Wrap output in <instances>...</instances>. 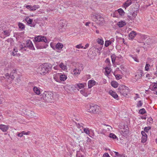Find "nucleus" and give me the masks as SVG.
<instances>
[{"label": "nucleus", "instance_id": "nucleus-16", "mask_svg": "<svg viewBox=\"0 0 157 157\" xmlns=\"http://www.w3.org/2000/svg\"><path fill=\"white\" fill-rule=\"evenodd\" d=\"M34 92L37 95H39L40 94V89L39 87L35 86L33 88Z\"/></svg>", "mask_w": 157, "mask_h": 157}, {"label": "nucleus", "instance_id": "nucleus-48", "mask_svg": "<svg viewBox=\"0 0 157 157\" xmlns=\"http://www.w3.org/2000/svg\"><path fill=\"white\" fill-rule=\"evenodd\" d=\"M143 105V103L141 101H139L137 104V107H140L142 106Z\"/></svg>", "mask_w": 157, "mask_h": 157}, {"label": "nucleus", "instance_id": "nucleus-22", "mask_svg": "<svg viewBox=\"0 0 157 157\" xmlns=\"http://www.w3.org/2000/svg\"><path fill=\"white\" fill-rule=\"evenodd\" d=\"M31 101L34 100L35 101V103H36L37 102H38L39 101H41V97L40 98L38 97H32L31 98Z\"/></svg>", "mask_w": 157, "mask_h": 157}, {"label": "nucleus", "instance_id": "nucleus-39", "mask_svg": "<svg viewBox=\"0 0 157 157\" xmlns=\"http://www.w3.org/2000/svg\"><path fill=\"white\" fill-rule=\"evenodd\" d=\"M19 28L21 29L22 30L24 29L25 25L22 23H19L18 24Z\"/></svg>", "mask_w": 157, "mask_h": 157}, {"label": "nucleus", "instance_id": "nucleus-40", "mask_svg": "<svg viewBox=\"0 0 157 157\" xmlns=\"http://www.w3.org/2000/svg\"><path fill=\"white\" fill-rule=\"evenodd\" d=\"M111 44V42L110 41H109V40H107L105 42V46L106 47H107L108 46H109V45Z\"/></svg>", "mask_w": 157, "mask_h": 157}, {"label": "nucleus", "instance_id": "nucleus-52", "mask_svg": "<svg viewBox=\"0 0 157 157\" xmlns=\"http://www.w3.org/2000/svg\"><path fill=\"white\" fill-rule=\"evenodd\" d=\"M141 38L143 40H144L147 38V36L144 35H142L141 36Z\"/></svg>", "mask_w": 157, "mask_h": 157}, {"label": "nucleus", "instance_id": "nucleus-57", "mask_svg": "<svg viewBox=\"0 0 157 157\" xmlns=\"http://www.w3.org/2000/svg\"><path fill=\"white\" fill-rule=\"evenodd\" d=\"M17 135L18 136L21 137L23 136V134H22V132H21L18 133Z\"/></svg>", "mask_w": 157, "mask_h": 157}, {"label": "nucleus", "instance_id": "nucleus-15", "mask_svg": "<svg viewBox=\"0 0 157 157\" xmlns=\"http://www.w3.org/2000/svg\"><path fill=\"white\" fill-rule=\"evenodd\" d=\"M121 134L124 136H126L129 133L128 128H123L121 130Z\"/></svg>", "mask_w": 157, "mask_h": 157}, {"label": "nucleus", "instance_id": "nucleus-41", "mask_svg": "<svg viewBox=\"0 0 157 157\" xmlns=\"http://www.w3.org/2000/svg\"><path fill=\"white\" fill-rule=\"evenodd\" d=\"M139 113L141 114H144L146 113V111L144 108H142L139 110Z\"/></svg>", "mask_w": 157, "mask_h": 157}, {"label": "nucleus", "instance_id": "nucleus-2", "mask_svg": "<svg viewBox=\"0 0 157 157\" xmlns=\"http://www.w3.org/2000/svg\"><path fill=\"white\" fill-rule=\"evenodd\" d=\"M53 98V94L51 92L45 91L41 96V101L46 102H52Z\"/></svg>", "mask_w": 157, "mask_h": 157}, {"label": "nucleus", "instance_id": "nucleus-3", "mask_svg": "<svg viewBox=\"0 0 157 157\" xmlns=\"http://www.w3.org/2000/svg\"><path fill=\"white\" fill-rule=\"evenodd\" d=\"M5 68L4 70L6 72H10L15 73L16 72V69L14 68V64L11 62H4Z\"/></svg>", "mask_w": 157, "mask_h": 157}, {"label": "nucleus", "instance_id": "nucleus-12", "mask_svg": "<svg viewBox=\"0 0 157 157\" xmlns=\"http://www.w3.org/2000/svg\"><path fill=\"white\" fill-rule=\"evenodd\" d=\"M96 83V82L94 80H90L88 82V86L89 88H90Z\"/></svg>", "mask_w": 157, "mask_h": 157}, {"label": "nucleus", "instance_id": "nucleus-50", "mask_svg": "<svg viewBox=\"0 0 157 157\" xmlns=\"http://www.w3.org/2000/svg\"><path fill=\"white\" fill-rule=\"evenodd\" d=\"M115 76L117 80H119L122 78L121 76L120 75H116Z\"/></svg>", "mask_w": 157, "mask_h": 157}, {"label": "nucleus", "instance_id": "nucleus-18", "mask_svg": "<svg viewBox=\"0 0 157 157\" xmlns=\"http://www.w3.org/2000/svg\"><path fill=\"white\" fill-rule=\"evenodd\" d=\"M136 34V32L134 31H132L129 34V39H132L134 38Z\"/></svg>", "mask_w": 157, "mask_h": 157}, {"label": "nucleus", "instance_id": "nucleus-1", "mask_svg": "<svg viewBox=\"0 0 157 157\" xmlns=\"http://www.w3.org/2000/svg\"><path fill=\"white\" fill-rule=\"evenodd\" d=\"M52 67L51 64L45 63L39 67L37 69V71L41 75H45L51 70Z\"/></svg>", "mask_w": 157, "mask_h": 157}, {"label": "nucleus", "instance_id": "nucleus-27", "mask_svg": "<svg viewBox=\"0 0 157 157\" xmlns=\"http://www.w3.org/2000/svg\"><path fill=\"white\" fill-rule=\"evenodd\" d=\"M111 71V68L110 67L107 66V67H106L105 68V74L106 75H109Z\"/></svg>", "mask_w": 157, "mask_h": 157}, {"label": "nucleus", "instance_id": "nucleus-47", "mask_svg": "<svg viewBox=\"0 0 157 157\" xmlns=\"http://www.w3.org/2000/svg\"><path fill=\"white\" fill-rule=\"evenodd\" d=\"M75 47L76 48L78 49L83 48V47L82 46V44H80L78 45H76Z\"/></svg>", "mask_w": 157, "mask_h": 157}, {"label": "nucleus", "instance_id": "nucleus-28", "mask_svg": "<svg viewBox=\"0 0 157 157\" xmlns=\"http://www.w3.org/2000/svg\"><path fill=\"white\" fill-rule=\"evenodd\" d=\"M10 31L9 30H4L2 32V33L3 34L6 36H8L10 35Z\"/></svg>", "mask_w": 157, "mask_h": 157}, {"label": "nucleus", "instance_id": "nucleus-17", "mask_svg": "<svg viewBox=\"0 0 157 157\" xmlns=\"http://www.w3.org/2000/svg\"><path fill=\"white\" fill-rule=\"evenodd\" d=\"M97 24H98L100 25H103L104 23V19L102 17L100 18L98 20H96V21H95Z\"/></svg>", "mask_w": 157, "mask_h": 157}, {"label": "nucleus", "instance_id": "nucleus-21", "mask_svg": "<svg viewBox=\"0 0 157 157\" xmlns=\"http://www.w3.org/2000/svg\"><path fill=\"white\" fill-rule=\"evenodd\" d=\"M59 67L63 71H66L67 69V66L63 63H60V64L59 65Z\"/></svg>", "mask_w": 157, "mask_h": 157}, {"label": "nucleus", "instance_id": "nucleus-11", "mask_svg": "<svg viewBox=\"0 0 157 157\" xmlns=\"http://www.w3.org/2000/svg\"><path fill=\"white\" fill-rule=\"evenodd\" d=\"M9 129V126L4 125H0V129L3 132H6Z\"/></svg>", "mask_w": 157, "mask_h": 157}, {"label": "nucleus", "instance_id": "nucleus-23", "mask_svg": "<svg viewBox=\"0 0 157 157\" xmlns=\"http://www.w3.org/2000/svg\"><path fill=\"white\" fill-rule=\"evenodd\" d=\"M81 70L77 68H76L73 69V74L75 75H78L80 73Z\"/></svg>", "mask_w": 157, "mask_h": 157}, {"label": "nucleus", "instance_id": "nucleus-35", "mask_svg": "<svg viewBox=\"0 0 157 157\" xmlns=\"http://www.w3.org/2000/svg\"><path fill=\"white\" fill-rule=\"evenodd\" d=\"M10 73L9 76V77L11 79H13L14 78L15 76L16 75V72L14 73L12 72V71H10Z\"/></svg>", "mask_w": 157, "mask_h": 157}, {"label": "nucleus", "instance_id": "nucleus-30", "mask_svg": "<svg viewBox=\"0 0 157 157\" xmlns=\"http://www.w3.org/2000/svg\"><path fill=\"white\" fill-rule=\"evenodd\" d=\"M83 129L84 132L85 133L88 135L90 137H91L90 136V130H89V128H83Z\"/></svg>", "mask_w": 157, "mask_h": 157}, {"label": "nucleus", "instance_id": "nucleus-62", "mask_svg": "<svg viewBox=\"0 0 157 157\" xmlns=\"http://www.w3.org/2000/svg\"><path fill=\"white\" fill-rule=\"evenodd\" d=\"M3 101V99L2 98H0V104H2Z\"/></svg>", "mask_w": 157, "mask_h": 157}, {"label": "nucleus", "instance_id": "nucleus-43", "mask_svg": "<svg viewBox=\"0 0 157 157\" xmlns=\"http://www.w3.org/2000/svg\"><path fill=\"white\" fill-rule=\"evenodd\" d=\"M109 136L111 138L114 139L117 138V136L113 133H110L109 134Z\"/></svg>", "mask_w": 157, "mask_h": 157}, {"label": "nucleus", "instance_id": "nucleus-58", "mask_svg": "<svg viewBox=\"0 0 157 157\" xmlns=\"http://www.w3.org/2000/svg\"><path fill=\"white\" fill-rule=\"evenodd\" d=\"M89 45L88 44H86L85 47H83V48L84 49H86L89 47Z\"/></svg>", "mask_w": 157, "mask_h": 157}, {"label": "nucleus", "instance_id": "nucleus-24", "mask_svg": "<svg viewBox=\"0 0 157 157\" xmlns=\"http://www.w3.org/2000/svg\"><path fill=\"white\" fill-rule=\"evenodd\" d=\"M110 94L114 98L116 99H117L118 96L117 93L112 90H111L109 92Z\"/></svg>", "mask_w": 157, "mask_h": 157}, {"label": "nucleus", "instance_id": "nucleus-32", "mask_svg": "<svg viewBox=\"0 0 157 157\" xmlns=\"http://www.w3.org/2000/svg\"><path fill=\"white\" fill-rule=\"evenodd\" d=\"M17 48H14L13 49V51L11 52V55L13 56H14L17 54Z\"/></svg>", "mask_w": 157, "mask_h": 157}, {"label": "nucleus", "instance_id": "nucleus-53", "mask_svg": "<svg viewBox=\"0 0 157 157\" xmlns=\"http://www.w3.org/2000/svg\"><path fill=\"white\" fill-rule=\"evenodd\" d=\"M31 6L30 5H26L25 6V7L31 11Z\"/></svg>", "mask_w": 157, "mask_h": 157}, {"label": "nucleus", "instance_id": "nucleus-31", "mask_svg": "<svg viewBox=\"0 0 157 157\" xmlns=\"http://www.w3.org/2000/svg\"><path fill=\"white\" fill-rule=\"evenodd\" d=\"M80 93L85 97H87L88 95V94L86 92V90H81L80 91Z\"/></svg>", "mask_w": 157, "mask_h": 157}, {"label": "nucleus", "instance_id": "nucleus-51", "mask_svg": "<svg viewBox=\"0 0 157 157\" xmlns=\"http://www.w3.org/2000/svg\"><path fill=\"white\" fill-rule=\"evenodd\" d=\"M22 132V134L23 135H29L30 132L29 131H28L27 132H26L25 131H23L21 132Z\"/></svg>", "mask_w": 157, "mask_h": 157}, {"label": "nucleus", "instance_id": "nucleus-36", "mask_svg": "<svg viewBox=\"0 0 157 157\" xmlns=\"http://www.w3.org/2000/svg\"><path fill=\"white\" fill-rule=\"evenodd\" d=\"M117 11L122 16L124 15V12L122 9H119Z\"/></svg>", "mask_w": 157, "mask_h": 157}, {"label": "nucleus", "instance_id": "nucleus-60", "mask_svg": "<svg viewBox=\"0 0 157 157\" xmlns=\"http://www.w3.org/2000/svg\"><path fill=\"white\" fill-rule=\"evenodd\" d=\"M107 126L108 127L107 129L109 130H110L111 129H112V128L109 125H107Z\"/></svg>", "mask_w": 157, "mask_h": 157}, {"label": "nucleus", "instance_id": "nucleus-34", "mask_svg": "<svg viewBox=\"0 0 157 157\" xmlns=\"http://www.w3.org/2000/svg\"><path fill=\"white\" fill-rule=\"evenodd\" d=\"M111 57L112 59V61L113 63H114L116 59V56L114 54L111 56Z\"/></svg>", "mask_w": 157, "mask_h": 157}, {"label": "nucleus", "instance_id": "nucleus-26", "mask_svg": "<svg viewBox=\"0 0 157 157\" xmlns=\"http://www.w3.org/2000/svg\"><path fill=\"white\" fill-rule=\"evenodd\" d=\"M25 20L27 22L28 24V25H30V26H31V25L32 24L33 21V19L30 18L28 17H26L25 18Z\"/></svg>", "mask_w": 157, "mask_h": 157}, {"label": "nucleus", "instance_id": "nucleus-6", "mask_svg": "<svg viewBox=\"0 0 157 157\" xmlns=\"http://www.w3.org/2000/svg\"><path fill=\"white\" fill-rule=\"evenodd\" d=\"M36 42H43L45 43H48V41L46 38L41 36H36L34 38Z\"/></svg>", "mask_w": 157, "mask_h": 157}, {"label": "nucleus", "instance_id": "nucleus-44", "mask_svg": "<svg viewBox=\"0 0 157 157\" xmlns=\"http://www.w3.org/2000/svg\"><path fill=\"white\" fill-rule=\"evenodd\" d=\"M50 46L53 50H55L56 44L55 43L51 42L50 44Z\"/></svg>", "mask_w": 157, "mask_h": 157}, {"label": "nucleus", "instance_id": "nucleus-59", "mask_svg": "<svg viewBox=\"0 0 157 157\" xmlns=\"http://www.w3.org/2000/svg\"><path fill=\"white\" fill-rule=\"evenodd\" d=\"M53 68L55 70H58L59 69V67L58 66H54Z\"/></svg>", "mask_w": 157, "mask_h": 157}, {"label": "nucleus", "instance_id": "nucleus-64", "mask_svg": "<svg viewBox=\"0 0 157 157\" xmlns=\"http://www.w3.org/2000/svg\"><path fill=\"white\" fill-rule=\"evenodd\" d=\"M149 121L151 123L152 122L153 119H152V118H150L149 119Z\"/></svg>", "mask_w": 157, "mask_h": 157}, {"label": "nucleus", "instance_id": "nucleus-56", "mask_svg": "<svg viewBox=\"0 0 157 157\" xmlns=\"http://www.w3.org/2000/svg\"><path fill=\"white\" fill-rule=\"evenodd\" d=\"M48 46V45L47 44H46L43 47V46H41V47H40V48H38L37 47V48H38V49H42V48H46Z\"/></svg>", "mask_w": 157, "mask_h": 157}, {"label": "nucleus", "instance_id": "nucleus-14", "mask_svg": "<svg viewBox=\"0 0 157 157\" xmlns=\"http://www.w3.org/2000/svg\"><path fill=\"white\" fill-rule=\"evenodd\" d=\"M86 86V83H79L76 85V88L77 89L78 88L79 89H81L83 88Z\"/></svg>", "mask_w": 157, "mask_h": 157}, {"label": "nucleus", "instance_id": "nucleus-38", "mask_svg": "<svg viewBox=\"0 0 157 157\" xmlns=\"http://www.w3.org/2000/svg\"><path fill=\"white\" fill-rule=\"evenodd\" d=\"M97 41L99 44L101 45H103L104 44V41L102 39L98 38L97 40Z\"/></svg>", "mask_w": 157, "mask_h": 157}, {"label": "nucleus", "instance_id": "nucleus-13", "mask_svg": "<svg viewBox=\"0 0 157 157\" xmlns=\"http://www.w3.org/2000/svg\"><path fill=\"white\" fill-rule=\"evenodd\" d=\"M132 3L131 0H127L123 4V7L125 9L129 6Z\"/></svg>", "mask_w": 157, "mask_h": 157}, {"label": "nucleus", "instance_id": "nucleus-19", "mask_svg": "<svg viewBox=\"0 0 157 157\" xmlns=\"http://www.w3.org/2000/svg\"><path fill=\"white\" fill-rule=\"evenodd\" d=\"M63 47V45L62 44L60 43H58L56 44L55 50L57 49L58 50H61Z\"/></svg>", "mask_w": 157, "mask_h": 157}, {"label": "nucleus", "instance_id": "nucleus-45", "mask_svg": "<svg viewBox=\"0 0 157 157\" xmlns=\"http://www.w3.org/2000/svg\"><path fill=\"white\" fill-rule=\"evenodd\" d=\"M151 67V66L149 64H146L145 67V70L146 71H148L149 68Z\"/></svg>", "mask_w": 157, "mask_h": 157}, {"label": "nucleus", "instance_id": "nucleus-29", "mask_svg": "<svg viewBox=\"0 0 157 157\" xmlns=\"http://www.w3.org/2000/svg\"><path fill=\"white\" fill-rule=\"evenodd\" d=\"M111 86L115 88H117L118 86V84L117 82L115 81H112L111 82Z\"/></svg>", "mask_w": 157, "mask_h": 157}, {"label": "nucleus", "instance_id": "nucleus-55", "mask_svg": "<svg viewBox=\"0 0 157 157\" xmlns=\"http://www.w3.org/2000/svg\"><path fill=\"white\" fill-rule=\"evenodd\" d=\"M103 157H110L109 154L107 153H105L104 154Z\"/></svg>", "mask_w": 157, "mask_h": 157}, {"label": "nucleus", "instance_id": "nucleus-42", "mask_svg": "<svg viewBox=\"0 0 157 157\" xmlns=\"http://www.w3.org/2000/svg\"><path fill=\"white\" fill-rule=\"evenodd\" d=\"M151 129V127L150 126L145 127L144 128V132H148L149 130Z\"/></svg>", "mask_w": 157, "mask_h": 157}, {"label": "nucleus", "instance_id": "nucleus-49", "mask_svg": "<svg viewBox=\"0 0 157 157\" xmlns=\"http://www.w3.org/2000/svg\"><path fill=\"white\" fill-rule=\"evenodd\" d=\"M115 154V156L114 157H121V155L119 154L118 152L116 151H114Z\"/></svg>", "mask_w": 157, "mask_h": 157}, {"label": "nucleus", "instance_id": "nucleus-10", "mask_svg": "<svg viewBox=\"0 0 157 157\" xmlns=\"http://www.w3.org/2000/svg\"><path fill=\"white\" fill-rule=\"evenodd\" d=\"M154 75H157V64L155 66V71H154ZM156 90H157V81L156 82L154 83L152 88V90L153 91H155Z\"/></svg>", "mask_w": 157, "mask_h": 157}, {"label": "nucleus", "instance_id": "nucleus-37", "mask_svg": "<svg viewBox=\"0 0 157 157\" xmlns=\"http://www.w3.org/2000/svg\"><path fill=\"white\" fill-rule=\"evenodd\" d=\"M129 56L132 57V59H133L135 61H136L137 62H139V60L138 59V58L136 56H134L133 55H130Z\"/></svg>", "mask_w": 157, "mask_h": 157}, {"label": "nucleus", "instance_id": "nucleus-9", "mask_svg": "<svg viewBox=\"0 0 157 157\" xmlns=\"http://www.w3.org/2000/svg\"><path fill=\"white\" fill-rule=\"evenodd\" d=\"M141 134L142 135L141 138V142L144 143L146 142L147 140V136L146 133L144 131H142Z\"/></svg>", "mask_w": 157, "mask_h": 157}, {"label": "nucleus", "instance_id": "nucleus-8", "mask_svg": "<svg viewBox=\"0 0 157 157\" xmlns=\"http://www.w3.org/2000/svg\"><path fill=\"white\" fill-rule=\"evenodd\" d=\"M26 46L30 49L34 50L35 48L32 42L30 40H28L26 41Z\"/></svg>", "mask_w": 157, "mask_h": 157}, {"label": "nucleus", "instance_id": "nucleus-46", "mask_svg": "<svg viewBox=\"0 0 157 157\" xmlns=\"http://www.w3.org/2000/svg\"><path fill=\"white\" fill-rule=\"evenodd\" d=\"M105 62L108 63V66L109 67L110 66L111 63H110V60L109 58H107L105 61Z\"/></svg>", "mask_w": 157, "mask_h": 157}, {"label": "nucleus", "instance_id": "nucleus-25", "mask_svg": "<svg viewBox=\"0 0 157 157\" xmlns=\"http://www.w3.org/2000/svg\"><path fill=\"white\" fill-rule=\"evenodd\" d=\"M126 23L125 21H121L117 23L118 26L120 28L123 27L126 25Z\"/></svg>", "mask_w": 157, "mask_h": 157}, {"label": "nucleus", "instance_id": "nucleus-4", "mask_svg": "<svg viewBox=\"0 0 157 157\" xmlns=\"http://www.w3.org/2000/svg\"><path fill=\"white\" fill-rule=\"evenodd\" d=\"M118 90L121 94L124 96H126L129 92L128 87L124 85L120 86L118 88Z\"/></svg>", "mask_w": 157, "mask_h": 157}, {"label": "nucleus", "instance_id": "nucleus-63", "mask_svg": "<svg viewBox=\"0 0 157 157\" xmlns=\"http://www.w3.org/2000/svg\"><path fill=\"white\" fill-rule=\"evenodd\" d=\"M109 41H110L111 42V44L114 41V38H112L111 39V40H109Z\"/></svg>", "mask_w": 157, "mask_h": 157}, {"label": "nucleus", "instance_id": "nucleus-61", "mask_svg": "<svg viewBox=\"0 0 157 157\" xmlns=\"http://www.w3.org/2000/svg\"><path fill=\"white\" fill-rule=\"evenodd\" d=\"M151 75L150 74H148L146 75V77L147 78H148L149 79L150 78H149L151 77Z\"/></svg>", "mask_w": 157, "mask_h": 157}, {"label": "nucleus", "instance_id": "nucleus-33", "mask_svg": "<svg viewBox=\"0 0 157 157\" xmlns=\"http://www.w3.org/2000/svg\"><path fill=\"white\" fill-rule=\"evenodd\" d=\"M40 7L38 5H34L33 6H31V11L36 10L37 9Z\"/></svg>", "mask_w": 157, "mask_h": 157}, {"label": "nucleus", "instance_id": "nucleus-7", "mask_svg": "<svg viewBox=\"0 0 157 157\" xmlns=\"http://www.w3.org/2000/svg\"><path fill=\"white\" fill-rule=\"evenodd\" d=\"M102 16L98 14H93L91 15L90 19L93 21H95L100 18Z\"/></svg>", "mask_w": 157, "mask_h": 157}, {"label": "nucleus", "instance_id": "nucleus-54", "mask_svg": "<svg viewBox=\"0 0 157 157\" xmlns=\"http://www.w3.org/2000/svg\"><path fill=\"white\" fill-rule=\"evenodd\" d=\"M77 127L78 128H80V127H82V128H84L83 127V124H78L77 125Z\"/></svg>", "mask_w": 157, "mask_h": 157}, {"label": "nucleus", "instance_id": "nucleus-20", "mask_svg": "<svg viewBox=\"0 0 157 157\" xmlns=\"http://www.w3.org/2000/svg\"><path fill=\"white\" fill-rule=\"evenodd\" d=\"M59 76L60 80L62 81H65L67 78V76L63 74H60Z\"/></svg>", "mask_w": 157, "mask_h": 157}, {"label": "nucleus", "instance_id": "nucleus-5", "mask_svg": "<svg viewBox=\"0 0 157 157\" xmlns=\"http://www.w3.org/2000/svg\"><path fill=\"white\" fill-rule=\"evenodd\" d=\"M99 107V106L97 105H90L89 109H88V112L91 113H97L98 112Z\"/></svg>", "mask_w": 157, "mask_h": 157}]
</instances>
